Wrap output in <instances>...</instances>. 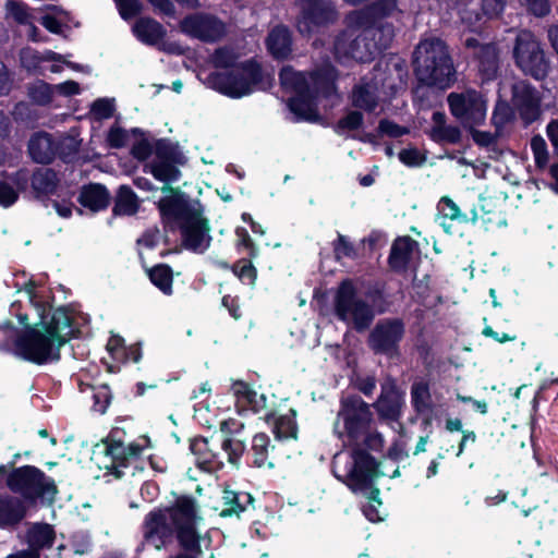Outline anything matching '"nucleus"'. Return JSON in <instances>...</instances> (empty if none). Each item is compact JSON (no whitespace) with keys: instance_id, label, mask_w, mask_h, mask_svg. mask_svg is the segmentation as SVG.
<instances>
[{"instance_id":"f257e3e1","label":"nucleus","mask_w":558,"mask_h":558,"mask_svg":"<svg viewBox=\"0 0 558 558\" xmlns=\"http://www.w3.org/2000/svg\"><path fill=\"white\" fill-rule=\"evenodd\" d=\"M39 312L40 328H27L17 330L10 319L0 324V332L5 340L0 342V351L36 364L45 365L51 361L60 360V350L74 336L72 329L74 318L72 311L66 306H60L47 313V304L36 302Z\"/></svg>"},{"instance_id":"f03ea898","label":"nucleus","mask_w":558,"mask_h":558,"mask_svg":"<svg viewBox=\"0 0 558 558\" xmlns=\"http://www.w3.org/2000/svg\"><path fill=\"white\" fill-rule=\"evenodd\" d=\"M392 305V295L383 279L344 278L332 300L335 316L356 332L368 330L375 317L388 313Z\"/></svg>"},{"instance_id":"7ed1b4c3","label":"nucleus","mask_w":558,"mask_h":558,"mask_svg":"<svg viewBox=\"0 0 558 558\" xmlns=\"http://www.w3.org/2000/svg\"><path fill=\"white\" fill-rule=\"evenodd\" d=\"M203 517L195 500L180 497L173 506L151 512L146 518L145 541L157 550L166 545L172 535L186 551L169 558H198Z\"/></svg>"},{"instance_id":"20e7f679","label":"nucleus","mask_w":558,"mask_h":558,"mask_svg":"<svg viewBox=\"0 0 558 558\" xmlns=\"http://www.w3.org/2000/svg\"><path fill=\"white\" fill-rule=\"evenodd\" d=\"M412 63L421 86L446 90L458 80L449 46L438 37L422 39L414 49Z\"/></svg>"},{"instance_id":"39448f33","label":"nucleus","mask_w":558,"mask_h":558,"mask_svg":"<svg viewBox=\"0 0 558 558\" xmlns=\"http://www.w3.org/2000/svg\"><path fill=\"white\" fill-rule=\"evenodd\" d=\"M383 34L379 28L357 26L354 23V26L340 31L335 37V59L342 64L350 60L371 63L390 47L389 32Z\"/></svg>"},{"instance_id":"423d86ee","label":"nucleus","mask_w":558,"mask_h":558,"mask_svg":"<svg viewBox=\"0 0 558 558\" xmlns=\"http://www.w3.org/2000/svg\"><path fill=\"white\" fill-rule=\"evenodd\" d=\"M21 458L22 452H15L11 461L0 465V488H58L69 480L66 468L56 461L45 463L46 473L32 464L15 466Z\"/></svg>"},{"instance_id":"0eeeda50","label":"nucleus","mask_w":558,"mask_h":558,"mask_svg":"<svg viewBox=\"0 0 558 558\" xmlns=\"http://www.w3.org/2000/svg\"><path fill=\"white\" fill-rule=\"evenodd\" d=\"M263 81V68L254 58L239 62L236 69L225 72L214 71L205 78L207 87L232 99L253 93V86Z\"/></svg>"},{"instance_id":"6e6552de","label":"nucleus","mask_w":558,"mask_h":558,"mask_svg":"<svg viewBox=\"0 0 558 558\" xmlns=\"http://www.w3.org/2000/svg\"><path fill=\"white\" fill-rule=\"evenodd\" d=\"M512 59L515 66L536 81L547 77L550 63L542 43L529 29H520L513 40Z\"/></svg>"},{"instance_id":"1a4fd4ad","label":"nucleus","mask_w":558,"mask_h":558,"mask_svg":"<svg viewBox=\"0 0 558 558\" xmlns=\"http://www.w3.org/2000/svg\"><path fill=\"white\" fill-rule=\"evenodd\" d=\"M161 192L166 195L156 203L160 222L166 232L174 233L184 222H187L203 206L199 201H193L180 187L162 185Z\"/></svg>"},{"instance_id":"9d476101","label":"nucleus","mask_w":558,"mask_h":558,"mask_svg":"<svg viewBox=\"0 0 558 558\" xmlns=\"http://www.w3.org/2000/svg\"><path fill=\"white\" fill-rule=\"evenodd\" d=\"M185 157L177 143L162 137L156 140V156L143 166V171L149 173L163 185H171L180 180L182 172L179 169Z\"/></svg>"},{"instance_id":"9b49d317","label":"nucleus","mask_w":558,"mask_h":558,"mask_svg":"<svg viewBox=\"0 0 558 558\" xmlns=\"http://www.w3.org/2000/svg\"><path fill=\"white\" fill-rule=\"evenodd\" d=\"M405 336V323L400 317L379 319L371 329L366 343L375 355L388 359L400 356V345Z\"/></svg>"},{"instance_id":"f8f14e48","label":"nucleus","mask_w":558,"mask_h":558,"mask_svg":"<svg viewBox=\"0 0 558 558\" xmlns=\"http://www.w3.org/2000/svg\"><path fill=\"white\" fill-rule=\"evenodd\" d=\"M338 417L342 420L350 442L360 444L362 436L372 429L374 421L371 405L359 395H348L340 399Z\"/></svg>"},{"instance_id":"ddd939ff","label":"nucleus","mask_w":558,"mask_h":558,"mask_svg":"<svg viewBox=\"0 0 558 558\" xmlns=\"http://www.w3.org/2000/svg\"><path fill=\"white\" fill-rule=\"evenodd\" d=\"M299 8L296 28L303 36L318 33L339 19L337 5L332 0H300Z\"/></svg>"},{"instance_id":"4468645a","label":"nucleus","mask_w":558,"mask_h":558,"mask_svg":"<svg viewBox=\"0 0 558 558\" xmlns=\"http://www.w3.org/2000/svg\"><path fill=\"white\" fill-rule=\"evenodd\" d=\"M450 113L463 125H481L486 117V100L476 89L469 88L461 93L452 92L447 96Z\"/></svg>"},{"instance_id":"2eb2a0df","label":"nucleus","mask_w":558,"mask_h":558,"mask_svg":"<svg viewBox=\"0 0 558 558\" xmlns=\"http://www.w3.org/2000/svg\"><path fill=\"white\" fill-rule=\"evenodd\" d=\"M180 32L202 43H217L226 34V24L216 15L195 12L185 15L179 23Z\"/></svg>"},{"instance_id":"dca6fc26","label":"nucleus","mask_w":558,"mask_h":558,"mask_svg":"<svg viewBox=\"0 0 558 558\" xmlns=\"http://www.w3.org/2000/svg\"><path fill=\"white\" fill-rule=\"evenodd\" d=\"M352 463L347 473L349 488H375L374 482L380 475L376 459L360 444L351 449Z\"/></svg>"},{"instance_id":"f3484780","label":"nucleus","mask_w":558,"mask_h":558,"mask_svg":"<svg viewBox=\"0 0 558 558\" xmlns=\"http://www.w3.org/2000/svg\"><path fill=\"white\" fill-rule=\"evenodd\" d=\"M463 46L472 50L483 83L495 81L500 74L499 49L495 43L482 44L476 37H466Z\"/></svg>"},{"instance_id":"a211bd4d","label":"nucleus","mask_w":558,"mask_h":558,"mask_svg":"<svg viewBox=\"0 0 558 558\" xmlns=\"http://www.w3.org/2000/svg\"><path fill=\"white\" fill-rule=\"evenodd\" d=\"M399 0H375L364 9L357 11L354 15V23L357 26L375 27L383 31V35L389 32V44L395 36V28L391 23L384 22L385 19L391 17L398 10Z\"/></svg>"},{"instance_id":"6ab92c4d","label":"nucleus","mask_w":558,"mask_h":558,"mask_svg":"<svg viewBox=\"0 0 558 558\" xmlns=\"http://www.w3.org/2000/svg\"><path fill=\"white\" fill-rule=\"evenodd\" d=\"M512 105L524 125L535 122L542 114V95L531 83L521 81L512 86Z\"/></svg>"},{"instance_id":"aec40b11","label":"nucleus","mask_w":558,"mask_h":558,"mask_svg":"<svg viewBox=\"0 0 558 558\" xmlns=\"http://www.w3.org/2000/svg\"><path fill=\"white\" fill-rule=\"evenodd\" d=\"M178 231L181 233L182 245L187 251L202 254L210 246V225L204 217V208L178 228Z\"/></svg>"},{"instance_id":"412c9836","label":"nucleus","mask_w":558,"mask_h":558,"mask_svg":"<svg viewBox=\"0 0 558 558\" xmlns=\"http://www.w3.org/2000/svg\"><path fill=\"white\" fill-rule=\"evenodd\" d=\"M106 453L112 458V464L109 469L116 478H121L125 475L124 469L132 468L131 474L138 468V457L144 450V446L130 442L128 446L120 440L106 441Z\"/></svg>"},{"instance_id":"4be33fe9","label":"nucleus","mask_w":558,"mask_h":558,"mask_svg":"<svg viewBox=\"0 0 558 558\" xmlns=\"http://www.w3.org/2000/svg\"><path fill=\"white\" fill-rule=\"evenodd\" d=\"M437 209L441 218L440 226L447 233H451V225L447 223L446 220L456 221L460 225H465L468 222L475 225L480 218L483 219L484 223H487L492 220L490 218H485V215H488L489 211L485 209L483 204L480 206L482 215H480L477 207L473 206L470 211L471 216L469 217L466 214L461 211L460 207L449 196H442L440 198L437 205Z\"/></svg>"},{"instance_id":"5701e85b","label":"nucleus","mask_w":558,"mask_h":558,"mask_svg":"<svg viewBox=\"0 0 558 558\" xmlns=\"http://www.w3.org/2000/svg\"><path fill=\"white\" fill-rule=\"evenodd\" d=\"M243 427L242 422L232 417L220 423V430L227 436L221 441V449L227 453L228 462L235 469H239L241 465V459L245 453V444L242 440L232 438L231 435L240 433Z\"/></svg>"},{"instance_id":"b1692460","label":"nucleus","mask_w":558,"mask_h":558,"mask_svg":"<svg viewBox=\"0 0 558 558\" xmlns=\"http://www.w3.org/2000/svg\"><path fill=\"white\" fill-rule=\"evenodd\" d=\"M310 80V90L315 98L328 99L331 96H339L338 71L333 65L327 64L312 71Z\"/></svg>"},{"instance_id":"393cba45","label":"nucleus","mask_w":558,"mask_h":558,"mask_svg":"<svg viewBox=\"0 0 558 558\" xmlns=\"http://www.w3.org/2000/svg\"><path fill=\"white\" fill-rule=\"evenodd\" d=\"M268 53L277 61L288 60L292 54L293 36L284 24L274 26L265 40Z\"/></svg>"},{"instance_id":"a878e982","label":"nucleus","mask_w":558,"mask_h":558,"mask_svg":"<svg viewBox=\"0 0 558 558\" xmlns=\"http://www.w3.org/2000/svg\"><path fill=\"white\" fill-rule=\"evenodd\" d=\"M27 153L34 162L50 165L56 159V140L48 132H35L28 141Z\"/></svg>"},{"instance_id":"bb28decb","label":"nucleus","mask_w":558,"mask_h":558,"mask_svg":"<svg viewBox=\"0 0 558 558\" xmlns=\"http://www.w3.org/2000/svg\"><path fill=\"white\" fill-rule=\"evenodd\" d=\"M317 98H315L311 90L300 92L294 94L288 100L289 110L294 114V122H311L315 123L320 120V114L317 108Z\"/></svg>"},{"instance_id":"cd10ccee","label":"nucleus","mask_w":558,"mask_h":558,"mask_svg":"<svg viewBox=\"0 0 558 558\" xmlns=\"http://www.w3.org/2000/svg\"><path fill=\"white\" fill-rule=\"evenodd\" d=\"M77 202L89 211L99 213L109 207L111 195L106 185L90 182L82 185Z\"/></svg>"},{"instance_id":"c85d7f7f","label":"nucleus","mask_w":558,"mask_h":558,"mask_svg":"<svg viewBox=\"0 0 558 558\" xmlns=\"http://www.w3.org/2000/svg\"><path fill=\"white\" fill-rule=\"evenodd\" d=\"M416 246L417 242L409 235L396 238L388 256L389 268L397 274L407 271Z\"/></svg>"},{"instance_id":"c756f323","label":"nucleus","mask_w":558,"mask_h":558,"mask_svg":"<svg viewBox=\"0 0 558 558\" xmlns=\"http://www.w3.org/2000/svg\"><path fill=\"white\" fill-rule=\"evenodd\" d=\"M106 349L111 359L120 364L140 363L143 359L142 342H135L130 345L120 335H112L106 344Z\"/></svg>"},{"instance_id":"7c9ffc66","label":"nucleus","mask_w":558,"mask_h":558,"mask_svg":"<svg viewBox=\"0 0 558 558\" xmlns=\"http://www.w3.org/2000/svg\"><path fill=\"white\" fill-rule=\"evenodd\" d=\"M60 179L52 168H36L31 177V186L36 199L45 202L57 193Z\"/></svg>"},{"instance_id":"2f4dec72","label":"nucleus","mask_w":558,"mask_h":558,"mask_svg":"<svg viewBox=\"0 0 558 558\" xmlns=\"http://www.w3.org/2000/svg\"><path fill=\"white\" fill-rule=\"evenodd\" d=\"M190 450L196 457V465L206 472H216L223 468L219 454L215 452L207 438L197 436L190 441Z\"/></svg>"},{"instance_id":"473e14b6","label":"nucleus","mask_w":558,"mask_h":558,"mask_svg":"<svg viewBox=\"0 0 558 558\" xmlns=\"http://www.w3.org/2000/svg\"><path fill=\"white\" fill-rule=\"evenodd\" d=\"M378 415L388 421H397L401 415L402 399L396 385L381 386V392L373 404Z\"/></svg>"},{"instance_id":"72a5a7b5","label":"nucleus","mask_w":558,"mask_h":558,"mask_svg":"<svg viewBox=\"0 0 558 558\" xmlns=\"http://www.w3.org/2000/svg\"><path fill=\"white\" fill-rule=\"evenodd\" d=\"M411 404L414 411L420 414H428L427 417L423 418L424 425L432 424V413L435 404L433 402L429 383L427 380H416L411 385L410 389Z\"/></svg>"},{"instance_id":"f704fd0d","label":"nucleus","mask_w":558,"mask_h":558,"mask_svg":"<svg viewBox=\"0 0 558 558\" xmlns=\"http://www.w3.org/2000/svg\"><path fill=\"white\" fill-rule=\"evenodd\" d=\"M133 35L147 46H156L167 35L161 23L150 16L138 17L132 26Z\"/></svg>"},{"instance_id":"c9c22d12","label":"nucleus","mask_w":558,"mask_h":558,"mask_svg":"<svg viewBox=\"0 0 558 558\" xmlns=\"http://www.w3.org/2000/svg\"><path fill=\"white\" fill-rule=\"evenodd\" d=\"M141 201L130 185L122 184L116 191L113 199V217H131L138 213Z\"/></svg>"},{"instance_id":"e433bc0d","label":"nucleus","mask_w":558,"mask_h":558,"mask_svg":"<svg viewBox=\"0 0 558 558\" xmlns=\"http://www.w3.org/2000/svg\"><path fill=\"white\" fill-rule=\"evenodd\" d=\"M270 438L266 433H258L252 439L251 449L246 453L248 466L272 469L275 464L268 460Z\"/></svg>"},{"instance_id":"4c0bfd02","label":"nucleus","mask_w":558,"mask_h":558,"mask_svg":"<svg viewBox=\"0 0 558 558\" xmlns=\"http://www.w3.org/2000/svg\"><path fill=\"white\" fill-rule=\"evenodd\" d=\"M351 105L356 109L374 112L378 106L376 88L368 82L354 85L351 92Z\"/></svg>"},{"instance_id":"58836bf2","label":"nucleus","mask_w":558,"mask_h":558,"mask_svg":"<svg viewBox=\"0 0 558 558\" xmlns=\"http://www.w3.org/2000/svg\"><path fill=\"white\" fill-rule=\"evenodd\" d=\"M25 515V506L17 497L3 496L0 498V527L16 524Z\"/></svg>"},{"instance_id":"ea45409f","label":"nucleus","mask_w":558,"mask_h":558,"mask_svg":"<svg viewBox=\"0 0 558 558\" xmlns=\"http://www.w3.org/2000/svg\"><path fill=\"white\" fill-rule=\"evenodd\" d=\"M223 508L221 517L238 515L253 502V497L247 490H222Z\"/></svg>"},{"instance_id":"a19ab883","label":"nucleus","mask_w":558,"mask_h":558,"mask_svg":"<svg viewBox=\"0 0 558 558\" xmlns=\"http://www.w3.org/2000/svg\"><path fill=\"white\" fill-rule=\"evenodd\" d=\"M410 133L409 128L400 125L395 121L384 118L378 122V126L375 133H364L360 141L363 143L375 145L378 137L388 136L390 138H399Z\"/></svg>"},{"instance_id":"79ce46f5","label":"nucleus","mask_w":558,"mask_h":558,"mask_svg":"<svg viewBox=\"0 0 558 558\" xmlns=\"http://www.w3.org/2000/svg\"><path fill=\"white\" fill-rule=\"evenodd\" d=\"M150 282L165 295L173 293V270L170 265L160 263L147 269Z\"/></svg>"},{"instance_id":"37998d69","label":"nucleus","mask_w":558,"mask_h":558,"mask_svg":"<svg viewBox=\"0 0 558 558\" xmlns=\"http://www.w3.org/2000/svg\"><path fill=\"white\" fill-rule=\"evenodd\" d=\"M361 494L364 499L362 506L363 513L371 522H378L384 520L387 515L383 501L379 498V490H355Z\"/></svg>"},{"instance_id":"c03bdc74","label":"nucleus","mask_w":558,"mask_h":558,"mask_svg":"<svg viewBox=\"0 0 558 558\" xmlns=\"http://www.w3.org/2000/svg\"><path fill=\"white\" fill-rule=\"evenodd\" d=\"M253 259L250 256L238 259L232 265L228 263L221 264L226 269H230L232 274L244 284L254 287L257 280V269L253 265Z\"/></svg>"},{"instance_id":"a18cd8bd","label":"nucleus","mask_w":558,"mask_h":558,"mask_svg":"<svg viewBox=\"0 0 558 558\" xmlns=\"http://www.w3.org/2000/svg\"><path fill=\"white\" fill-rule=\"evenodd\" d=\"M279 82L283 89L294 94L310 89V83L305 75L294 71L291 65H286L279 71Z\"/></svg>"},{"instance_id":"49530a36","label":"nucleus","mask_w":558,"mask_h":558,"mask_svg":"<svg viewBox=\"0 0 558 558\" xmlns=\"http://www.w3.org/2000/svg\"><path fill=\"white\" fill-rule=\"evenodd\" d=\"M428 138L438 145H457L462 141V131L459 126L448 124L444 128L429 129L426 132Z\"/></svg>"},{"instance_id":"de8ad7c7","label":"nucleus","mask_w":558,"mask_h":558,"mask_svg":"<svg viewBox=\"0 0 558 558\" xmlns=\"http://www.w3.org/2000/svg\"><path fill=\"white\" fill-rule=\"evenodd\" d=\"M530 146L533 153L535 168L539 171L546 170L549 163V151L544 137L541 134L533 135Z\"/></svg>"},{"instance_id":"09e8293b","label":"nucleus","mask_w":558,"mask_h":558,"mask_svg":"<svg viewBox=\"0 0 558 558\" xmlns=\"http://www.w3.org/2000/svg\"><path fill=\"white\" fill-rule=\"evenodd\" d=\"M31 548L49 547L53 543V530L48 524L35 525L28 533Z\"/></svg>"},{"instance_id":"8fccbe9b","label":"nucleus","mask_w":558,"mask_h":558,"mask_svg":"<svg viewBox=\"0 0 558 558\" xmlns=\"http://www.w3.org/2000/svg\"><path fill=\"white\" fill-rule=\"evenodd\" d=\"M238 58L232 48L227 46L218 47L211 54V63L216 69L234 70L239 64Z\"/></svg>"},{"instance_id":"3c124183","label":"nucleus","mask_w":558,"mask_h":558,"mask_svg":"<svg viewBox=\"0 0 558 558\" xmlns=\"http://www.w3.org/2000/svg\"><path fill=\"white\" fill-rule=\"evenodd\" d=\"M90 388L93 389V410L99 414H105L113 398L109 385L102 384L90 386Z\"/></svg>"},{"instance_id":"603ef678","label":"nucleus","mask_w":558,"mask_h":558,"mask_svg":"<svg viewBox=\"0 0 558 558\" xmlns=\"http://www.w3.org/2000/svg\"><path fill=\"white\" fill-rule=\"evenodd\" d=\"M235 236L236 240L234 245L239 253L246 252V255L251 258H256L258 256L259 250L244 227L235 228Z\"/></svg>"},{"instance_id":"864d4df0","label":"nucleus","mask_w":558,"mask_h":558,"mask_svg":"<svg viewBox=\"0 0 558 558\" xmlns=\"http://www.w3.org/2000/svg\"><path fill=\"white\" fill-rule=\"evenodd\" d=\"M78 149L80 143L72 136L56 141V157H59L65 163L74 159Z\"/></svg>"},{"instance_id":"5fc2aeb1","label":"nucleus","mask_w":558,"mask_h":558,"mask_svg":"<svg viewBox=\"0 0 558 558\" xmlns=\"http://www.w3.org/2000/svg\"><path fill=\"white\" fill-rule=\"evenodd\" d=\"M22 60L26 62V66L28 68H37L43 62H65L63 54L49 49L43 52L34 50L28 56L23 54Z\"/></svg>"},{"instance_id":"6e6d98bb","label":"nucleus","mask_w":558,"mask_h":558,"mask_svg":"<svg viewBox=\"0 0 558 558\" xmlns=\"http://www.w3.org/2000/svg\"><path fill=\"white\" fill-rule=\"evenodd\" d=\"M130 154L137 161L146 163L153 155L156 156V140L150 143L148 138H140L132 145Z\"/></svg>"},{"instance_id":"4d7b16f0","label":"nucleus","mask_w":558,"mask_h":558,"mask_svg":"<svg viewBox=\"0 0 558 558\" xmlns=\"http://www.w3.org/2000/svg\"><path fill=\"white\" fill-rule=\"evenodd\" d=\"M274 433L278 439L296 438L298 426L294 418L282 415L277 418Z\"/></svg>"},{"instance_id":"13d9d810","label":"nucleus","mask_w":558,"mask_h":558,"mask_svg":"<svg viewBox=\"0 0 558 558\" xmlns=\"http://www.w3.org/2000/svg\"><path fill=\"white\" fill-rule=\"evenodd\" d=\"M333 254L337 260L347 257L355 259L357 251L352 242L343 234H338L337 239L332 242Z\"/></svg>"},{"instance_id":"bf43d9fd","label":"nucleus","mask_w":558,"mask_h":558,"mask_svg":"<svg viewBox=\"0 0 558 558\" xmlns=\"http://www.w3.org/2000/svg\"><path fill=\"white\" fill-rule=\"evenodd\" d=\"M28 95L35 104L47 106L52 101L53 88L50 84L40 81L38 85L29 88Z\"/></svg>"},{"instance_id":"052dcab7","label":"nucleus","mask_w":558,"mask_h":558,"mask_svg":"<svg viewBox=\"0 0 558 558\" xmlns=\"http://www.w3.org/2000/svg\"><path fill=\"white\" fill-rule=\"evenodd\" d=\"M398 158L400 162L409 168H418L426 162V155L416 147L403 148L399 151Z\"/></svg>"},{"instance_id":"680f3d73","label":"nucleus","mask_w":558,"mask_h":558,"mask_svg":"<svg viewBox=\"0 0 558 558\" xmlns=\"http://www.w3.org/2000/svg\"><path fill=\"white\" fill-rule=\"evenodd\" d=\"M116 110L113 98H98L90 108L92 113L99 120L109 119L113 116Z\"/></svg>"},{"instance_id":"e2e57ef3","label":"nucleus","mask_w":558,"mask_h":558,"mask_svg":"<svg viewBox=\"0 0 558 558\" xmlns=\"http://www.w3.org/2000/svg\"><path fill=\"white\" fill-rule=\"evenodd\" d=\"M120 16L129 21L142 13L143 4L140 0H114Z\"/></svg>"},{"instance_id":"0e129e2a","label":"nucleus","mask_w":558,"mask_h":558,"mask_svg":"<svg viewBox=\"0 0 558 558\" xmlns=\"http://www.w3.org/2000/svg\"><path fill=\"white\" fill-rule=\"evenodd\" d=\"M7 9L16 23L21 25L29 23L31 14L28 7L23 1L8 0Z\"/></svg>"},{"instance_id":"69168bd1","label":"nucleus","mask_w":558,"mask_h":558,"mask_svg":"<svg viewBox=\"0 0 558 558\" xmlns=\"http://www.w3.org/2000/svg\"><path fill=\"white\" fill-rule=\"evenodd\" d=\"M364 122V116L360 110H351L337 122V129L347 131L359 130Z\"/></svg>"},{"instance_id":"338daca9","label":"nucleus","mask_w":558,"mask_h":558,"mask_svg":"<svg viewBox=\"0 0 558 558\" xmlns=\"http://www.w3.org/2000/svg\"><path fill=\"white\" fill-rule=\"evenodd\" d=\"M106 142L110 148H123L128 142V133L124 129L113 125L107 133Z\"/></svg>"},{"instance_id":"774afa93","label":"nucleus","mask_w":558,"mask_h":558,"mask_svg":"<svg viewBox=\"0 0 558 558\" xmlns=\"http://www.w3.org/2000/svg\"><path fill=\"white\" fill-rule=\"evenodd\" d=\"M232 391L239 400H244L251 405L256 402L257 392L253 390L245 381H234L232 384Z\"/></svg>"}]
</instances>
